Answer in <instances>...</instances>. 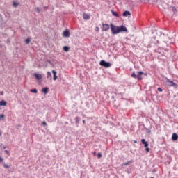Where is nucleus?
<instances>
[{"label":"nucleus","mask_w":178,"mask_h":178,"mask_svg":"<svg viewBox=\"0 0 178 178\" xmlns=\"http://www.w3.org/2000/svg\"><path fill=\"white\" fill-rule=\"evenodd\" d=\"M141 143L142 144H144L145 147H148V142L145 141V139H142Z\"/></svg>","instance_id":"nucleus-11"},{"label":"nucleus","mask_w":178,"mask_h":178,"mask_svg":"<svg viewBox=\"0 0 178 178\" xmlns=\"http://www.w3.org/2000/svg\"><path fill=\"white\" fill-rule=\"evenodd\" d=\"M165 86H168V87H174V88H177V84L172 81H170V79L168 78H165Z\"/></svg>","instance_id":"nucleus-2"},{"label":"nucleus","mask_w":178,"mask_h":178,"mask_svg":"<svg viewBox=\"0 0 178 178\" xmlns=\"http://www.w3.org/2000/svg\"><path fill=\"white\" fill-rule=\"evenodd\" d=\"M130 163H131V161H128V162L124 163V165L125 166H127L128 165H130Z\"/></svg>","instance_id":"nucleus-28"},{"label":"nucleus","mask_w":178,"mask_h":178,"mask_svg":"<svg viewBox=\"0 0 178 178\" xmlns=\"http://www.w3.org/2000/svg\"><path fill=\"white\" fill-rule=\"evenodd\" d=\"M111 13H112V15L115 17H119V15L116 12L112 10Z\"/></svg>","instance_id":"nucleus-15"},{"label":"nucleus","mask_w":178,"mask_h":178,"mask_svg":"<svg viewBox=\"0 0 178 178\" xmlns=\"http://www.w3.org/2000/svg\"><path fill=\"white\" fill-rule=\"evenodd\" d=\"M0 162H3V158L0 156Z\"/></svg>","instance_id":"nucleus-33"},{"label":"nucleus","mask_w":178,"mask_h":178,"mask_svg":"<svg viewBox=\"0 0 178 178\" xmlns=\"http://www.w3.org/2000/svg\"><path fill=\"white\" fill-rule=\"evenodd\" d=\"M95 154H96V152H94V154L95 155Z\"/></svg>","instance_id":"nucleus-37"},{"label":"nucleus","mask_w":178,"mask_h":178,"mask_svg":"<svg viewBox=\"0 0 178 178\" xmlns=\"http://www.w3.org/2000/svg\"><path fill=\"white\" fill-rule=\"evenodd\" d=\"M83 124H86V120H83Z\"/></svg>","instance_id":"nucleus-36"},{"label":"nucleus","mask_w":178,"mask_h":178,"mask_svg":"<svg viewBox=\"0 0 178 178\" xmlns=\"http://www.w3.org/2000/svg\"><path fill=\"white\" fill-rule=\"evenodd\" d=\"M158 91H159L160 92H162V88H158Z\"/></svg>","instance_id":"nucleus-32"},{"label":"nucleus","mask_w":178,"mask_h":178,"mask_svg":"<svg viewBox=\"0 0 178 178\" xmlns=\"http://www.w3.org/2000/svg\"><path fill=\"white\" fill-rule=\"evenodd\" d=\"M35 12H37L38 13H41V8L37 7L35 9Z\"/></svg>","instance_id":"nucleus-21"},{"label":"nucleus","mask_w":178,"mask_h":178,"mask_svg":"<svg viewBox=\"0 0 178 178\" xmlns=\"http://www.w3.org/2000/svg\"><path fill=\"white\" fill-rule=\"evenodd\" d=\"M143 74H145L144 72H139L137 73V75H136V79L138 80H143V77L141 76H143Z\"/></svg>","instance_id":"nucleus-5"},{"label":"nucleus","mask_w":178,"mask_h":178,"mask_svg":"<svg viewBox=\"0 0 178 178\" xmlns=\"http://www.w3.org/2000/svg\"><path fill=\"white\" fill-rule=\"evenodd\" d=\"M134 143H137V142L135 140Z\"/></svg>","instance_id":"nucleus-38"},{"label":"nucleus","mask_w":178,"mask_h":178,"mask_svg":"<svg viewBox=\"0 0 178 178\" xmlns=\"http://www.w3.org/2000/svg\"><path fill=\"white\" fill-rule=\"evenodd\" d=\"M130 15H131V14L129 13V11H124L123 13V16H124L126 17H127V16H130Z\"/></svg>","instance_id":"nucleus-13"},{"label":"nucleus","mask_w":178,"mask_h":178,"mask_svg":"<svg viewBox=\"0 0 178 178\" xmlns=\"http://www.w3.org/2000/svg\"><path fill=\"white\" fill-rule=\"evenodd\" d=\"M75 123H76V124H78V123H80V118H79V117H76L75 118Z\"/></svg>","instance_id":"nucleus-17"},{"label":"nucleus","mask_w":178,"mask_h":178,"mask_svg":"<svg viewBox=\"0 0 178 178\" xmlns=\"http://www.w3.org/2000/svg\"><path fill=\"white\" fill-rule=\"evenodd\" d=\"M0 147H1V148H3V149H5L6 148V146H4V145L1 143V144L0 145Z\"/></svg>","instance_id":"nucleus-25"},{"label":"nucleus","mask_w":178,"mask_h":178,"mask_svg":"<svg viewBox=\"0 0 178 178\" xmlns=\"http://www.w3.org/2000/svg\"><path fill=\"white\" fill-rule=\"evenodd\" d=\"M172 12H174V13H176V12H177V10L175 7H172Z\"/></svg>","instance_id":"nucleus-26"},{"label":"nucleus","mask_w":178,"mask_h":178,"mask_svg":"<svg viewBox=\"0 0 178 178\" xmlns=\"http://www.w3.org/2000/svg\"><path fill=\"white\" fill-rule=\"evenodd\" d=\"M47 79H52V74L50 72H47Z\"/></svg>","instance_id":"nucleus-18"},{"label":"nucleus","mask_w":178,"mask_h":178,"mask_svg":"<svg viewBox=\"0 0 178 178\" xmlns=\"http://www.w3.org/2000/svg\"><path fill=\"white\" fill-rule=\"evenodd\" d=\"M146 152H149V147H145Z\"/></svg>","instance_id":"nucleus-30"},{"label":"nucleus","mask_w":178,"mask_h":178,"mask_svg":"<svg viewBox=\"0 0 178 178\" xmlns=\"http://www.w3.org/2000/svg\"><path fill=\"white\" fill-rule=\"evenodd\" d=\"M42 92H44V94H48V88H44L43 89H42Z\"/></svg>","instance_id":"nucleus-14"},{"label":"nucleus","mask_w":178,"mask_h":178,"mask_svg":"<svg viewBox=\"0 0 178 178\" xmlns=\"http://www.w3.org/2000/svg\"><path fill=\"white\" fill-rule=\"evenodd\" d=\"M33 76L35 77L37 80H41L42 79V75L40 74H33Z\"/></svg>","instance_id":"nucleus-7"},{"label":"nucleus","mask_w":178,"mask_h":178,"mask_svg":"<svg viewBox=\"0 0 178 178\" xmlns=\"http://www.w3.org/2000/svg\"><path fill=\"white\" fill-rule=\"evenodd\" d=\"M25 42H26V44H29L30 43V39H26Z\"/></svg>","instance_id":"nucleus-29"},{"label":"nucleus","mask_w":178,"mask_h":178,"mask_svg":"<svg viewBox=\"0 0 178 178\" xmlns=\"http://www.w3.org/2000/svg\"><path fill=\"white\" fill-rule=\"evenodd\" d=\"M6 154H7V155H9V152L8 150H5Z\"/></svg>","instance_id":"nucleus-35"},{"label":"nucleus","mask_w":178,"mask_h":178,"mask_svg":"<svg viewBox=\"0 0 178 178\" xmlns=\"http://www.w3.org/2000/svg\"><path fill=\"white\" fill-rule=\"evenodd\" d=\"M69 49H70L69 47L67 46L63 47V51H65V52H69Z\"/></svg>","instance_id":"nucleus-16"},{"label":"nucleus","mask_w":178,"mask_h":178,"mask_svg":"<svg viewBox=\"0 0 178 178\" xmlns=\"http://www.w3.org/2000/svg\"><path fill=\"white\" fill-rule=\"evenodd\" d=\"M3 119H5V115L1 114L0 115V122L3 120Z\"/></svg>","instance_id":"nucleus-19"},{"label":"nucleus","mask_w":178,"mask_h":178,"mask_svg":"<svg viewBox=\"0 0 178 178\" xmlns=\"http://www.w3.org/2000/svg\"><path fill=\"white\" fill-rule=\"evenodd\" d=\"M95 31H97L98 33V31H99V27L97 26L95 28Z\"/></svg>","instance_id":"nucleus-31"},{"label":"nucleus","mask_w":178,"mask_h":178,"mask_svg":"<svg viewBox=\"0 0 178 178\" xmlns=\"http://www.w3.org/2000/svg\"><path fill=\"white\" fill-rule=\"evenodd\" d=\"M42 124H43V126H47V122H42Z\"/></svg>","instance_id":"nucleus-34"},{"label":"nucleus","mask_w":178,"mask_h":178,"mask_svg":"<svg viewBox=\"0 0 178 178\" xmlns=\"http://www.w3.org/2000/svg\"><path fill=\"white\" fill-rule=\"evenodd\" d=\"M3 166L4 168H6V169H9L10 167L9 165H8V164L3 163Z\"/></svg>","instance_id":"nucleus-24"},{"label":"nucleus","mask_w":178,"mask_h":178,"mask_svg":"<svg viewBox=\"0 0 178 178\" xmlns=\"http://www.w3.org/2000/svg\"><path fill=\"white\" fill-rule=\"evenodd\" d=\"M178 139V136L177 135V134H173L172 136V140L173 141H177Z\"/></svg>","instance_id":"nucleus-9"},{"label":"nucleus","mask_w":178,"mask_h":178,"mask_svg":"<svg viewBox=\"0 0 178 178\" xmlns=\"http://www.w3.org/2000/svg\"><path fill=\"white\" fill-rule=\"evenodd\" d=\"M63 36L65 37L66 38H68V37H70V33L69 32V31H65L63 33Z\"/></svg>","instance_id":"nucleus-6"},{"label":"nucleus","mask_w":178,"mask_h":178,"mask_svg":"<svg viewBox=\"0 0 178 178\" xmlns=\"http://www.w3.org/2000/svg\"><path fill=\"white\" fill-rule=\"evenodd\" d=\"M52 73H53V80H54L55 81L58 79V76H56V71L52 70Z\"/></svg>","instance_id":"nucleus-8"},{"label":"nucleus","mask_w":178,"mask_h":178,"mask_svg":"<svg viewBox=\"0 0 178 178\" xmlns=\"http://www.w3.org/2000/svg\"><path fill=\"white\" fill-rule=\"evenodd\" d=\"M97 158H102V154L98 153L97 154Z\"/></svg>","instance_id":"nucleus-27"},{"label":"nucleus","mask_w":178,"mask_h":178,"mask_svg":"<svg viewBox=\"0 0 178 178\" xmlns=\"http://www.w3.org/2000/svg\"><path fill=\"white\" fill-rule=\"evenodd\" d=\"M0 106H6V102L5 100L0 101Z\"/></svg>","instance_id":"nucleus-12"},{"label":"nucleus","mask_w":178,"mask_h":178,"mask_svg":"<svg viewBox=\"0 0 178 178\" xmlns=\"http://www.w3.org/2000/svg\"><path fill=\"white\" fill-rule=\"evenodd\" d=\"M13 5L14 6V8H17V6H19V3L17 2H13Z\"/></svg>","instance_id":"nucleus-20"},{"label":"nucleus","mask_w":178,"mask_h":178,"mask_svg":"<svg viewBox=\"0 0 178 178\" xmlns=\"http://www.w3.org/2000/svg\"><path fill=\"white\" fill-rule=\"evenodd\" d=\"M108 30H109V24H102V31H108Z\"/></svg>","instance_id":"nucleus-4"},{"label":"nucleus","mask_w":178,"mask_h":178,"mask_svg":"<svg viewBox=\"0 0 178 178\" xmlns=\"http://www.w3.org/2000/svg\"><path fill=\"white\" fill-rule=\"evenodd\" d=\"M110 27L113 35H116V34H119L120 33H127V28L123 25L118 26L111 24Z\"/></svg>","instance_id":"nucleus-1"},{"label":"nucleus","mask_w":178,"mask_h":178,"mask_svg":"<svg viewBox=\"0 0 178 178\" xmlns=\"http://www.w3.org/2000/svg\"><path fill=\"white\" fill-rule=\"evenodd\" d=\"M31 92H33V94H37V89H31Z\"/></svg>","instance_id":"nucleus-23"},{"label":"nucleus","mask_w":178,"mask_h":178,"mask_svg":"<svg viewBox=\"0 0 178 178\" xmlns=\"http://www.w3.org/2000/svg\"><path fill=\"white\" fill-rule=\"evenodd\" d=\"M99 65L100 66H103V67H111V66H112V64H111V63H108L104 60L100 61Z\"/></svg>","instance_id":"nucleus-3"},{"label":"nucleus","mask_w":178,"mask_h":178,"mask_svg":"<svg viewBox=\"0 0 178 178\" xmlns=\"http://www.w3.org/2000/svg\"><path fill=\"white\" fill-rule=\"evenodd\" d=\"M131 77H133L134 79H137V74H136V73H132L131 74Z\"/></svg>","instance_id":"nucleus-22"},{"label":"nucleus","mask_w":178,"mask_h":178,"mask_svg":"<svg viewBox=\"0 0 178 178\" xmlns=\"http://www.w3.org/2000/svg\"><path fill=\"white\" fill-rule=\"evenodd\" d=\"M83 18L84 20H90V15H88V14L83 13Z\"/></svg>","instance_id":"nucleus-10"}]
</instances>
